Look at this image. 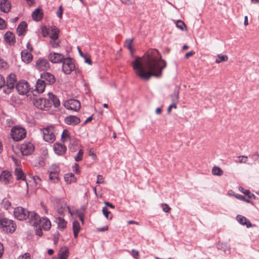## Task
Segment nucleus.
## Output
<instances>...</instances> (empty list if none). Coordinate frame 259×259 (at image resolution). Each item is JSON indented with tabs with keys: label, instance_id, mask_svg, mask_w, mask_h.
<instances>
[{
	"label": "nucleus",
	"instance_id": "nucleus-45",
	"mask_svg": "<svg viewBox=\"0 0 259 259\" xmlns=\"http://www.w3.org/2000/svg\"><path fill=\"white\" fill-rule=\"evenodd\" d=\"M81 230V227L79 222L77 220H74L72 224L73 232H79Z\"/></svg>",
	"mask_w": 259,
	"mask_h": 259
},
{
	"label": "nucleus",
	"instance_id": "nucleus-40",
	"mask_svg": "<svg viewBox=\"0 0 259 259\" xmlns=\"http://www.w3.org/2000/svg\"><path fill=\"white\" fill-rule=\"evenodd\" d=\"M176 25L177 28L182 31L187 30V27L185 23L181 20H178L176 21Z\"/></svg>",
	"mask_w": 259,
	"mask_h": 259
},
{
	"label": "nucleus",
	"instance_id": "nucleus-6",
	"mask_svg": "<svg viewBox=\"0 0 259 259\" xmlns=\"http://www.w3.org/2000/svg\"><path fill=\"white\" fill-rule=\"evenodd\" d=\"M13 213L16 219L23 221L29 218L30 211L21 206H18L14 208Z\"/></svg>",
	"mask_w": 259,
	"mask_h": 259
},
{
	"label": "nucleus",
	"instance_id": "nucleus-25",
	"mask_svg": "<svg viewBox=\"0 0 259 259\" xmlns=\"http://www.w3.org/2000/svg\"><path fill=\"white\" fill-rule=\"evenodd\" d=\"M17 81V77L15 74L13 73H10L7 77V87H10L14 89L15 83Z\"/></svg>",
	"mask_w": 259,
	"mask_h": 259
},
{
	"label": "nucleus",
	"instance_id": "nucleus-12",
	"mask_svg": "<svg viewBox=\"0 0 259 259\" xmlns=\"http://www.w3.org/2000/svg\"><path fill=\"white\" fill-rule=\"evenodd\" d=\"M40 77L42 80H45L47 85H52L56 81V78L52 73L45 71L40 73Z\"/></svg>",
	"mask_w": 259,
	"mask_h": 259
},
{
	"label": "nucleus",
	"instance_id": "nucleus-33",
	"mask_svg": "<svg viewBox=\"0 0 259 259\" xmlns=\"http://www.w3.org/2000/svg\"><path fill=\"white\" fill-rule=\"evenodd\" d=\"M42 221H43L41 227L45 231H49L51 228V222L47 217H42Z\"/></svg>",
	"mask_w": 259,
	"mask_h": 259
},
{
	"label": "nucleus",
	"instance_id": "nucleus-19",
	"mask_svg": "<svg viewBox=\"0 0 259 259\" xmlns=\"http://www.w3.org/2000/svg\"><path fill=\"white\" fill-rule=\"evenodd\" d=\"M4 40L10 46H14L16 42V38L13 32L7 31L4 35Z\"/></svg>",
	"mask_w": 259,
	"mask_h": 259
},
{
	"label": "nucleus",
	"instance_id": "nucleus-16",
	"mask_svg": "<svg viewBox=\"0 0 259 259\" xmlns=\"http://www.w3.org/2000/svg\"><path fill=\"white\" fill-rule=\"evenodd\" d=\"M29 221L32 222V226L37 227L39 226L40 223L42 222V218L35 211H30L29 218Z\"/></svg>",
	"mask_w": 259,
	"mask_h": 259
},
{
	"label": "nucleus",
	"instance_id": "nucleus-21",
	"mask_svg": "<svg viewBox=\"0 0 259 259\" xmlns=\"http://www.w3.org/2000/svg\"><path fill=\"white\" fill-rule=\"evenodd\" d=\"M28 27L27 23L26 21H21L17 28V33L18 36H24L27 31Z\"/></svg>",
	"mask_w": 259,
	"mask_h": 259
},
{
	"label": "nucleus",
	"instance_id": "nucleus-38",
	"mask_svg": "<svg viewBox=\"0 0 259 259\" xmlns=\"http://www.w3.org/2000/svg\"><path fill=\"white\" fill-rule=\"evenodd\" d=\"M57 220L58 221V228L59 229L63 230L66 228L67 222L63 218L58 217L57 218Z\"/></svg>",
	"mask_w": 259,
	"mask_h": 259
},
{
	"label": "nucleus",
	"instance_id": "nucleus-7",
	"mask_svg": "<svg viewBox=\"0 0 259 259\" xmlns=\"http://www.w3.org/2000/svg\"><path fill=\"white\" fill-rule=\"evenodd\" d=\"M18 93L20 95H27V93L30 90L29 82L24 80H20L15 85Z\"/></svg>",
	"mask_w": 259,
	"mask_h": 259
},
{
	"label": "nucleus",
	"instance_id": "nucleus-17",
	"mask_svg": "<svg viewBox=\"0 0 259 259\" xmlns=\"http://www.w3.org/2000/svg\"><path fill=\"white\" fill-rule=\"evenodd\" d=\"M64 122L67 125H76L80 122V119L75 115H69L64 118Z\"/></svg>",
	"mask_w": 259,
	"mask_h": 259
},
{
	"label": "nucleus",
	"instance_id": "nucleus-48",
	"mask_svg": "<svg viewBox=\"0 0 259 259\" xmlns=\"http://www.w3.org/2000/svg\"><path fill=\"white\" fill-rule=\"evenodd\" d=\"M134 40V38L129 39H126L124 41V46L126 47L128 50H131V48H133L132 43Z\"/></svg>",
	"mask_w": 259,
	"mask_h": 259
},
{
	"label": "nucleus",
	"instance_id": "nucleus-62",
	"mask_svg": "<svg viewBox=\"0 0 259 259\" xmlns=\"http://www.w3.org/2000/svg\"><path fill=\"white\" fill-rule=\"evenodd\" d=\"M226 244L224 243H218L217 244V248L220 250H222L224 251V252H226Z\"/></svg>",
	"mask_w": 259,
	"mask_h": 259
},
{
	"label": "nucleus",
	"instance_id": "nucleus-51",
	"mask_svg": "<svg viewBox=\"0 0 259 259\" xmlns=\"http://www.w3.org/2000/svg\"><path fill=\"white\" fill-rule=\"evenodd\" d=\"M42 228L40 225L38 226L37 227H36V229H35V235L41 237L43 235V233L42 231Z\"/></svg>",
	"mask_w": 259,
	"mask_h": 259
},
{
	"label": "nucleus",
	"instance_id": "nucleus-64",
	"mask_svg": "<svg viewBox=\"0 0 259 259\" xmlns=\"http://www.w3.org/2000/svg\"><path fill=\"white\" fill-rule=\"evenodd\" d=\"M195 52L194 51H191L189 52H187L185 55V58L188 59L189 57L193 56L195 54Z\"/></svg>",
	"mask_w": 259,
	"mask_h": 259
},
{
	"label": "nucleus",
	"instance_id": "nucleus-10",
	"mask_svg": "<svg viewBox=\"0 0 259 259\" xmlns=\"http://www.w3.org/2000/svg\"><path fill=\"white\" fill-rule=\"evenodd\" d=\"M35 68L39 71H47L50 69V64L48 60L44 58H39L35 63Z\"/></svg>",
	"mask_w": 259,
	"mask_h": 259
},
{
	"label": "nucleus",
	"instance_id": "nucleus-24",
	"mask_svg": "<svg viewBox=\"0 0 259 259\" xmlns=\"http://www.w3.org/2000/svg\"><path fill=\"white\" fill-rule=\"evenodd\" d=\"M50 30L52 32L50 36V39H58L60 33V29L57 26L53 25L50 26Z\"/></svg>",
	"mask_w": 259,
	"mask_h": 259
},
{
	"label": "nucleus",
	"instance_id": "nucleus-22",
	"mask_svg": "<svg viewBox=\"0 0 259 259\" xmlns=\"http://www.w3.org/2000/svg\"><path fill=\"white\" fill-rule=\"evenodd\" d=\"M236 220L242 226H245L248 228L253 226L252 223L248 219L241 214L237 215Z\"/></svg>",
	"mask_w": 259,
	"mask_h": 259
},
{
	"label": "nucleus",
	"instance_id": "nucleus-56",
	"mask_svg": "<svg viewBox=\"0 0 259 259\" xmlns=\"http://www.w3.org/2000/svg\"><path fill=\"white\" fill-rule=\"evenodd\" d=\"M177 108V104L172 103L171 104H170L169 105L168 107L167 108V113L169 114L171 112L172 108L176 109Z\"/></svg>",
	"mask_w": 259,
	"mask_h": 259
},
{
	"label": "nucleus",
	"instance_id": "nucleus-13",
	"mask_svg": "<svg viewBox=\"0 0 259 259\" xmlns=\"http://www.w3.org/2000/svg\"><path fill=\"white\" fill-rule=\"evenodd\" d=\"M48 58L53 64L62 63L65 60V57L63 54L56 52L50 53Z\"/></svg>",
	"mask_w": 259,
	"mask_h": 259
},
{
	"label": "nucleus",
	"instance_id": "nucleus-27",
	"mask_svg": "<svg viewBox=\"0 0 259 259\" xmlns=\"http://www.w3.org/2000/svg\"><path fill=\"white\" fill-rule=\"evenodd\" d=\"M180 87L179 86H176L174 89L173 93L170 95V97L172 103L178 104L179 102V93H180Z\"/></svg>",
	"mask_w": 259,
	"mask_h": 259
},
{
	"label": "nucleus",
	"instance_id": "nucleus-59",
	"mask_svg": "<svg viewBox=\"0 0 259 259\" xmlns=\"http://www.w3.org/2000/svg\"><path fill=\"white\" fill-rule=\"evenodd\" d=\"M7 24L5 21L0 17V30H3L6 28Z\"/></svg>",
	"mask_w": 259,
	"mask_h": 259
},
{
	"label": "nucleus",
	"instance_id": "nucleus-32",
	"mask_svg": "<svg viewBox=\"0 0 259 259\" xmlns=\"http://www.w3.org/2000/svg\"><path fill=\"white\" fill-rule=\"evenodd\" d=\"M64 180L67 184H70L72 183H75L76 181V178L72 172H69L65 174Z\"/></svg>",
	"mask_w": 259,
	"mask_h": 259
},
{
	"label": "nucleus",
	"instance_id": "nucleus-46",
	"mask_svg": "<svg viewBox=\"0 0 259 259\" xmlns=\"http://www.w3.org/2000/svg\"><path fill=\"white\" fill-rule=\"evenodd\" d=\"M50 44L51 45L52 47L53 48H57L60 47L61 40L58 39H50L49 41Z\"/></svg>",
	"mask_w": 259,
	"mask_h": 259
},
{
	"label": "nucleus",
	"instance_id": "nucleus-20",
	"mask_svg": "<svg viewBox=\"0 0 259 259\" xmlns=\"http://www.w3.org/2000/svg\"><path fill=\"white\" fill-rule=\"evenodd\" d=\"M21 59L23 62L26 64L30 63L33 58V56L26 50H22L21 52Z\"/></svg>",
	"mask_w": 259,
	"mask_h": 259
},
{
	"label": "nucleus",
	"instance_id": "nucleus-58",
	"mask_svg": "<svg viewBox=\"0 0 259 259\" xmlns=\"http://www.w3.org/2000/svg\"><path fill=\"white\" fill-rule=\"evenodd\" d=\"M162 205L163 206L162 210L164 212H170V211L171 210V208L167 204L162 203Z\"/></svg>",
	"mask_w": 259,
	"mask_h": 259
},
{
	"label": "nucleus",
	"instance_id": "nucleus-1",
	"mask_svg": "<svg viewBox=\"0 0 259 259\" xmlns=\"http://www.w3.org/2000/svg\"><path fill=\"white\" fill-rule=\"evenodd\" d=\"M152 52V53H145L142 57L147 56V59L145 60L146 68L140 63L141 57L136 56L132 62V67L136 75L142 80L147 81L151 77L161 78L163 70L166 67V62L162 58L160 53L156 49Z\"/></svg>",
	"mask_w": 259,
	"mask_h": 259
},
{
	"label": "nucleus",
	"instance_id": "nucleus-30",
	"mask_svg": "<svg viewBox=\"0 0 259 259\" xmlns=\"http://www.w3.org/2000/svg\"><path fill=\"white\" fill-rule=\"evenodd\" d=\"M15 175L17 181H26V175L21 168L17 167L15 169Z\"/></svg>",
	"mask_w": 259,
	"mask_h": 259
},
{
	"label": "nucleus",
	"instance_id": "nucleus-54",
	"mask_svg": "<svg viewBox=\"0 0 259 259\" xmlns=\"http://www.w3.org/2000/svg\"><path fill=\"white\" fill-rule=\"evenodd\" d=\"M8 64L7 62L5 61L4 59L0 58V68L6 69L8 68Z\"/></svg>",
	"mask_w": 259,
	"mask_h": 259
},
{
	"label": "nucleus",
	"instance_id": "nucleus-5",
	"mask_svg": "<svg viewBox=\"0 0 259 259\" xmlns=\"http://www.w3.org/2000/svg\"><path fill=\"white\" fill-rule=\"evenodd\" d=\"M73 61V59L70 56L65 57V60L62 62V70L64 74L69 75L75 69Z\"/></svg>",
	"mask_w": 259,
	"mask_h": 259
},
{
	"label": "nucleus",
	"instance_id": "nucleus-26",
	"mask_svg": "<svg viewBox=\"0 0 259 259\" xmlns=\"http://www.w3.org/2000/svg\"><path fill=\"white\" fill-rule=\"evenodd\" d=\"M11 7V3L9 0H2L0 2V9L4 13H8L10 11Z\"/></svg>",
	"mask_w": 259,
	"mask_h": 259
},
{
	"label": "nucleus",
	"instance_id": "nucleus-15",
	"mask_svg": "<svg viewBox=\"0 0 259 259\" xmlns=\"http://www.w3.org/2000/svg\"><path fill=\"white\" fill-rule=\"evenodd\" d=\"M53 149L57 155L62 156L66 153L67 147L63 144L59 142H56L54 144Z\"/></svg>",
	"mask_w": 259,
	"mask_h": 259
},
{
	"label": "nucleus",
	"instance_id": "nucleus-57",
	"mask_svg": "<svg viewBox=\"0 0 259 259\" xmlns=\"http://www.w3.org/2000/svg\"><path fill=\"white\" fill-rule=\"evenodd\" d=\"M48 171H57V172L58 171L59 172V174L60 172V169L59 166L54 164L52 165V166L50 168V169Z\"/></svg>",
	"mask_w": 259,
	"mask_h": 259
},
{
	"label": "nucleus",
	"instance_id": "nucleus-23",
	"mask_svg": "<svg viewBox=\"0 0 259 259\" xmlns=\"http://www.w3.org/2000/svg\"><path fill=\"white\" fill-rule=\"evenodd\" d=\"M44 17V13L42 9L40 7H38L35 9L32 12V19L38 22L42 20Z\"/></svg>",
	"mask_w": 259,
	"mask_h": 259
},
{
	"label": "nucleus",
	"instance_id": "nucleus-63",
	"mask_svg": "<svg viewBox=\"0 0 259 259\" xmlns=\"http://www.w3.org/2000/svg\"><path fill=\"white\" fill-rule=\"evenodd\" d=\"M36 163L40 166H44L46 164L45 159L43 158L38 159Z\"/></svg>",
	"mask_w": 259,
	"mask_h": 259
},
{
	"label": "nucleus",
	"instance_id": "nucleus-52",
	"mask_svg": "<svg viewBox=\"0 0 259 259\" xmlns=\"http://www.w3.org/2000/svg\"><path fill=\"white\" fill-rule=\"evenodd\" d=\"M60 236V234L59 231H57L53 235V241L55 244H56L59 241V238Z\"/></svg>",
	"mask_w": 259,
	"mask_h": 259
},
{
	"label": "nucleus",
	"instance_id": "nucleus-35",
	"mask_svg": "<svg viewBox=\"0 0 259 259\" xmlns=\"http://www.w3.org/2000/svg\"><path fill=\"white\" fill-rule=\"evenodd\" d=\"M49 172V179L54 183H57L59 181V172L57 171H48Z\"/></svg>",
	"mask_w": 259,
	"mask_h": 259
},
{
	"label": "nucleus",
	"instance_id": "nucleus-31",
	"mask_svg": "<svg viewBox=\"0 0 259 259\" xmlns=\"http://www.w3.org/2000/svg\"><path fill=\"white\" fill-rule=\"evenodd\" d=\"M70 141V143L68 146L69 149L72 152H75L77 150V147L78 146L79 140L74 137Z\"/></svg>",
	"mask_w": 259,
	"mask_h": 259
},
{
	"label": "nucleus",
	"instance_id": "nucleus-11",
	"mask_svg": "<svg viewBox=\"0 0 259 259\" xmlns=\"http://www.w3.org/2000/svg\"><path fill=\"white\" fill-rule=\"evenodd\" d=\"M47 85L46 84V82H45V80H42L40 78L38 79L36 82L35 89L31 91L32 96L34 97L36 96L35 93L38 94H41L44 93Z\"/></svg>",
	"mask_w": 259,
	"mask_h": 259
},
{
	"label": "nucleus",
	"instance_id": "nucleus-55",
	"mask_svg": "<svg viewBox=\"0 0 259 259\" xmlns=\"http://www.w3.org/2000/svg\"><path fill=\"white\" fill-rule=\"evenodd\" d=\"M96 183L98 184L104 183V178L102 175H98L97 176V180L96 181Z\"/></svg>",
	"mask_w": 259,
	"mask_h": 259
},
{
	"label": "nucleus",
	"instance_id": "nucleus-44",
	"mask_svg": "<svg viewBox=\"0 0 259 259\" xmlns=\"http://www.w3.org/2000/svg\"><path fill=\"white\" fill-rule=\"evenodd\" d=\"M212 173L214 176H221L223 174V171L220 167L214 166L212 168Z\"/></svg>",
	"mask_w": 259,
	"mask_h": 259
},
{
	"label": "nucleus",
	"instance_id": "nucleus-50",
	"mask_svg": "<svg viewBox=\"0 0 259 259\" xmlns=\"http://www.w3.org/2000/svg\"><path fill=\"white\" fill-rule=\"evenodd\" d=\"M237 162L239 163H246L248 160V157L246 156H239L237 157Z\"/></svg>",
	"mask_w": 259,
	"mask_h": 259
},
{
	"label": "nucleus",
	"instance_id": "nucleus-9",
	"mask_svg": "<svg viewBox=\"0 0 259 259\" xmlns=\"http://www.w3.org/2000/svg\"><path fill=\"white\" fill-rule=\"evenodd\" d=\"M34 145L29 141H25L20 147V150L23 156L31 154L34 150Z\"/></svg>",
	"mask_w": 259,
	"mask_h": 259
},
{
	"label": "nucleus",
	"instance_id": "nucleus-49",
	"mask_svg": "<svg viewBox=\"0 0 259 259\" xmlns=\"http://www.w3.org/2000/svg\"><path fill=\"white\" fill-rule=\"evenodd\" d=\"M63 12H64V8L62 5H60L58 8V10L56 12V15L57 16V17L59 18H60L61 19H62Z\"/></svg>",
	"mask_w": 259,
	"mask_h": 259
},
{
	"label": "nucleus",
	"instance_id": "nucleus-2",
	"mask_svg": "<svg viewBox=\"0 0 259 259\" xmlns=\"http://www.w3.org/2000/svg\"><path fill=\"white\" fill-rule=\"evenodd\" d=\"M49 99L45 98H33L32 99L31 94L27 95V97L30 96V99L33 101V105L37 108L43 110H49L52 106V105L56 108L60 106V102L58 97L51 92L48 93Z\"/></svg>",
	"mask_w": 259,
	"mask_h": 259
},
{
	"label": "nucleus",
	"instance_id": "nucleus-18",
	"mask_svg": "<svg viewBox=\"0 0 259 259\" xmlns=\"http://www.w3.org/2000/svg\"><path fill=\"white\" fill-rule=\"evenodd\" d=\"M12 178V175L7 170H3L0 175V181L6 185L10 183V180Z\"/></svg>",
	"mask_w": 259,
	"mask_h": 259
},
{
	"label": "nucleus",
	"instance_id": "nucleus-41",
	"mask_svg": "<svg viewBox=\"0 0 259 259\" xmlns=\"http://www.w3.org/2000/svg\"><path fill=\"white\" fill-rule=\"evenodd\" d=\"M40 30L42 36L44 38L47 37L50 34V29L46 25H42L40 27Z\"/></svg>",
	"mask_w": 259,
	"mask_h": 259
},
{
	"label": "nucleus",
	"instance_id": "nucleus-3",
	"mask_svg": "<svg viewBox=\"0 0 259 259\" xmlns=\"http://www.w3.org/2000/svg\"><path fill=\"white\" fill-rule=\"evenodd\" d=\"M16 224L12 220H9L0 214V228L6 233H13L16 229Z\"/></svg>",
	"mask_w": 259,
	"mask_h": 259
},
{
	"label": "nucleus",
	"instance_id": "nucleus-37",
	"mask_svg": "<svg viewBox=\"0 0 259 259\" xmlns=\"http://www.w3.org/2000/svg\"><path fill=\"white\" fill-rule=\"evenodd\" d=\"M1 206L6 210H10L12 208L11 202L6 198H4L1 202Z\"/></svg>",
	"mask_w": 259,
	"mask_h": 259
},
{
	"label": "nucleus",
	"instance_id": "nucleus-28",
	"mask_svg": "<svg viewBox=\"0 0 259 259\" xmlns=\"http://www.w3.org/2000/svg\"><path fill=\"white\" fill-rule=\"evenodd\" d=\"M69 254V249L67 247L64 246L61 247L59 251V259H67Z\"/></svg>",
	"mask_w": 259,
	"mask_h": 259
},
{
	"label": "nucleus",
	"instance_id": "nucleus-53",
	"mask_svg": "<svg viewBox=\"0 0 259 259\" xmlns=\"http://www.w3.org/2000/svg\"><path fill=\"white\" fill-rule=\"evenodd\" d=\"M73 168V170L76 174H79L81 172L80 170V167L78 163H75L74 165L72 166Z\"/></svg>",
	"mask_w": 259,
	"mask_h": 259
},
{
	"label": "nucleus",
	"instance_id": "nucleus-14",
	"mask_svg": "<svg viewBox=\"0 0 259 259\" xmlns=\"http://www.w3.org/2000/svg\"><path fill=\"white\" fill-rule=\"evenodd\" d=\"M43 138L45 141L51 143L55 140V136L49 127H46L43 130Z\"/></svg>",
	"mask_w": 259,
	"mask_h": 259
},
{
	"label": "nucleus",
	"instance_id": "nucleus-61",
	"mask_svg": "<svg viewBox=\"0 0 259 259\" xmlns=\"http://www.w3.org/2000/svg\"><path fill=\"white\" fill-rule=\"evenodd\" d=\"M33 179L34 182L36 185H41L40 182H41V180L38 176H33Z\"/></svg>",
	"mask_w": 259,
	"mask_h": 259
},
{
	"label": "nucleus",
	"instance_id": "nucleus-43",
	"mask_svg": "<svg viewBox=\"0 0 259 259\" xmlns=\"http://www.w3.org/2000/svg\"><path fill=\"white\" fill-rule=\"evenodd\" d=\"M80 209L82 210V212H80L78 210H76V213L77 214V215L80 220V221L81 222L82 224H84V212L85 211V208L84 206H81Z\"/></svg>",
	"mask_w": 259,
	"mask_h": 259
},
{
	"label": "nucleus",
	"instance_id": "nucleus-42",
	"mask_svg": "<svg viewBox=\"0 0 259 259\" xmlns=\"http://www.w3.org/2000/svg\"><path fill=\"white\" fill-rule=\"evenodd\" d=\"M102 212L105 217L107 220H110L112 219L113 215L111 212L108 210V208H107L106 206H104L102 208Z\"/></svg>",
	"mask_w": 259,
	"mask_h": 259
},
{
	"label": "nucleus",
	"instance_id": "nucleus-8",
	"mask_svg": "<svg viewBox=\"0 0 259 259\" xmlns=\"http://www.w3.org/2000/svg\"><path fill=\"white\" fill-rule=\"evenodd\" d=\"M64 106L67 109L75 111H78L81 107L79 101L74 99H70L66 101L64 103Z\"/></svg>",
	"mask_w": 259,
	"mask_h": 259
},
{
	"label": "nucleus",
	"instance_id": "nucleus-60",
	"mask_svg": "<svg viewBox=\"0 0 259 259\" xmlns=\"http://www.w3.org/2000/svg\"><path fill=\"white\" fill-rule=\"evenodd\" d=\"M89 155L92 156V159L94 160H95L97 158V156L96 154L95 153L94 149L93 148H91L90 149L89 152Z\"/></svg>",
	"mask_w": 259,
	"mask_h": 259
},
{
	"label": "nucleus",
	"instance_id": "nucleus-34",
	"mask_svg": "<svg viewBox=\"0 0 259 259\" xmlns=\"http://www.w3.org/2000/svg\"><path fill=\"white\" fill-rule=\"evenodd\" d=\"M239 190L248 198H252L254 200L257 199V197L254 194L251 193L249 190L245 189L242 187H239Z\"/></svg>",
	"mask_w": 259,
	"mask_h": 259
},
{
	"label": "nucleus",
	"instance_id": "nucleus-4",
	"mask_svg": "<svg viewBox=\"0 0 259 259\" xmlns=\"http://www.w3.org/2000/svg\"><path fill=\"white\" fill-rule=\"evenodd\" d=\"M26 129L20 125H15L11 130L12 139L16 142L24 139L26 136Z\"/></svg>",
	"mask_w": 259,
	"mask_h": 259
},
{
	"label": "nucleus",
	"instance_id": "nucleus-39",
	"mask_svg": "<svg viewBox=\"0 0 259 259\" xmlns=\"http://www.w3.org/2000/svg\"><path fill=\"white\" fill-rule=\"evenodd\" d=\"M228 60V57L226 55L219 54L218 57L216 59L215 62L217 64H219L223 62H227Z\"/></svg>",
	"mask_w": 259,
	"mask_h": 259
},
{
	"label": "nucleus",
	"instance_id": "nucleus-29",
	"mask_svg": "<svg viewBox=\"0 0 259 259\" xmlns=\"http://www.w3.org/2000/svg\"><path fill=\"white\" fill-rule=\"evenodd\" d=\"M77 50L78 51L80 56L82 57L84 59V62L89 65H92L93 61L91 59V55L88 53L84 54L82 51L79 47H77Z\"/></svg>",
	"mask_w": 259,
	"mask_h": 259
},
{
	"label": "nucleus",
	"instance_id": "nucleus-36",
	"mask_svg": "<svg viewBox=\"0 0 259 259\" xmlns=\"http://www.w3.org/2000/svg\"><path fill=\"white\" fill-rule=\"evenodd\" d=\"M72 138L69 132L67 129L64 130L61 137V141L62 143H65L68 140H70Z\"/></svg>",
	"mask_w": 259,
	"mask_h": 259
},
{
	"label": "nucleus",
	"instance_id": "nucleus-47",
	"mask_svg": "<svg viewBox=\"0 0 259 259\" xmlns=\"http://www.w3.org/2000/svg\"><path fill=\"white\" fill-rule=\"evenodd\" d=\"M84 153V151L82 149H80L78 153H77L76 155L75 156L74 159L75 161L79 162L81 161L82 159L83 155Z\"/></svg>",
	"mask_w": 259,
	"mask_h": 259
}]
</instances>
